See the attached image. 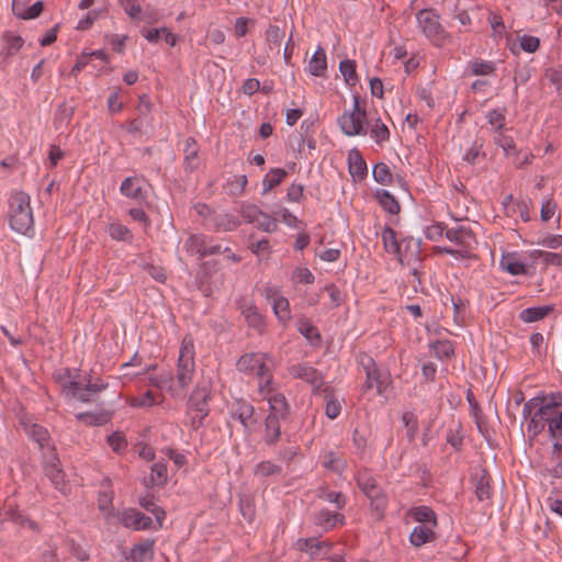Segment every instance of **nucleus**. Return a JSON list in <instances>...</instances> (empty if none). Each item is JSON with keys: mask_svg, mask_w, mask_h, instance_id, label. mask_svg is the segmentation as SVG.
Here are the masks:
<instances>
[{"mask_svg": "<svg viewBox=\"0 0 562 562\" xmlns=\"http://www.w3.org/2000/svg\"><path fill=\"white\" fill-rule=\"evenodd\" d=\"M548 425L550 438L553 440V456L562 450V395L557 394L541 400L538 411L530 418L528 430L533 435Z\"/></svg>", "mask_w": 562, "mask_h": 562, "instance_id": "obj_1", "label": "nucleus"}, {"mask_svg": "<svg viewBox=\"0 0 562 562\" xmlns=\"http://www.w3.org/2000/svg\"><path fill=\"white\" fill-rule=\"evenodd\" d=\"M237 370L258 378V393L267 396L272 392V367L273 362L268 355L252 352L241 356L237 363Z\"/></svg>", "mask_w": 562, "mask_h": 562, "instance_id": "obj_2", "label": "nucleus"}, {"mask_svg": "<svg viewBox=\"0 0 562 562\" xmlns=\"http://www.w3.org/2000/svg\"><path fill=\"white\" fill-rule=\"evenodd\" d=\"M194 344L190 336L182 339L177 366L176 379L169 386L172 396H184L195 373Z\"/></svg>", "mask_w": 562, "mask_h": 562, "instance_id": "obj_3", "label": "nucleus"}, {"mask_svg": "<svg viewBox=\"0 0 562 562\" xmlns=\"http://www.w3.org/2000/svg\"><path fill=\"white\" fill-rule=\"evenodd\" d=\"M30 202V195L22 191H15L9 198V225L13 231L23 235L33 229V212Z\"/></svg>", "mask_w": 562, "mask_h": 562, "instance_id": "obj_4", "label": "nucleus"}, {"mask_svg": "<svg viewBox=\"0 0 562 562\" xmlns=\"http://www.w3.org/2000/svg\"><path fill=\"white\" fill-rule=\"evenodd\" d=\"M352 106L346 109L337 119L340 131L348 137L362 136L367 131V112L361 104L359 95H355Z\"/></svg>", "mask_w": 562, "mask_h": 562, "instance_id": "obj_5", "label": "nucleus"}, {"mask_svg": "<svg viewBox=\"0 0 562 562\" xmlns=\"http://www.w3.org/2000/svg\"><path fill=\"white\" fill-rule=\"evenodd\" d=\"M419 31L430 43L441 47L451 42V35L441 25L439 15L431 9H423L416 13Z\"/></svg>", "mask_w": 562, "mask_h": 562, "instance_id": "obj_6", "label": "nucleus"}, {"mask_svg": "<svg viewBox=\"0 0 562 562\" xmlns=\"http://www.w3.org/2000/svg\"><path fill=\"white\" fill-rule=\"evenodd\" d=\"M58 379L60 381L63 391L81 402L91 401L92 396L105 387L102 383L83 384L82 381L78 380L77 376H72L68 369L58 372Z\"/></svg>", "mask_w": 562, "mask_h": 562, "instance_id": "obj_7", "label": "nucleus"}, {"mask_svg": "<svg viewBox=\"0 0 562 562\" xmlns=\"http://www.w3.org/2000/svg\"><path fill=\"white\" fill-rule=\"evenodd\" d=\"M263 296L271 304L278 321L282 325H286L292 318L289 300L281 295L280 290L276 286L265 288Z\"/></svg>", "mask_w": 562, "mask_h": 562, "instance_id": "obj_8", "label": "nucleus"}, {"mask_svg": "<svg viewBox=\"0 0 562 562\" xmlns=\"http://www.w3.org/2000/svg\"><path fill=\"white\" fill-rule=\"evenodd\" d=\"M184 248L189 254L198 255L200 258L221 252V245L213 244L212 239L205 235H190L184 243Z\"/></svg>", "mask_w": 562, "mask_h": 562, "instance_id": "obj_9", "label": "nucleus"}, {"mask_svg": "<svg viewBox=\"0 0 562 562\" xmlns=\"http://www.w3.org/2000/svg\"><path fill=\"white\" fill-rule=\"evenodd\" d=\"M146 183L138 177H128L124 179L120 186V192L122 195L134 200L139 205L146 201L147 190Z\"/></svg>", "mask_w": 562, "mask_h": 562, "instance_id": "obj_10", "label": "nucleus"}, {"mask_svg": "<svg viewBox=\"0 0 562 562\" xmlns=\"http://www.w3.org/2000/svg\"><path fill=\"white\" fill-rule=\"evenodd\" d=\"M359 488L372 501L378 502V507L384 504L381 488L378 486L374 477L367 471L361 470L356 475Z\"/></svg>", "mask_w": 562, "mask_h": 562, "instance_id": "obj_11", "label": "nucleus"}, {"mask_svg": "<svg viewBox=\"0 0 562 562\" xmlns=\"http://www.w3.org/2000/svg\"><path fill=\"white\" fill-rule=\"evenodd\" d=\"M363 364L367 375L364 387L367 390L375 389L378 394H383L387 385V376L381 374L371 358H367V363Z\"/></svg>", "mask_w": 562, "mask_h": 562, "instance_id": "obj_12", "label": "nucleus"}, {"mask_svg": "<svg viewBox=\"0 0 562 562\" xmlns=\"http://www.w3.org/2000/svg\"><path fill=\"white\" fill-rule=\"evenodd\" d=\"M499 268L510 276L527 274V265L516 251L504 252L499 259Z\"/></svg>", "mask_w": 562, "mask_h": 562, "instance_id": "obj_13", "label": "nucleus"}, {"mask_svg": "<svg viewBox=\"0 0 562 562\" xmlns=\"http://www.w3.org/2000/svg\"><path fill=\"white\" fill-rule=\"evenodd\" d=\"M121 522L126 528L134 530H145L150 528L153 520L150 517L136 509H127L121 514Z\"/></svg>", "mask_w": 562, "mask_h": 562, "instance_id": "obj_14", "label": "nucleus"}, {"mask_svg": "<svg viewBox=\"0 0 562 562\" xmlns=\"http://www.w3.org/2000/svg\"><path fill=\"white\" fill-rule=\"evenodd\" d=\"M322 465L337 474H341L347 468V461L339 450L326 449L321 454Z\"/></svg>", "mask_w": 562, "mask_h": 562, "instance_id": "obj_15", "label": "nucleus"}, {"mask_svg": "<svg viewBox=\"0 0 562 562\" xmlns=\"http://www.w3.org/2000/svg\"><path fill=\"white\" fill-rule=\"evenodd\" d=\"M206 225L217 232H231L238 227L239 220L233 214L217 213L207 217Z\"/></svg>", "mask_w": 562, "mask_h": 562, "instance_id": "obj_16", "label": "nucleus"}, {"mask_svg": "<svg viewBox=\"0 0 562 562\" xmlns=\"http://www.w3.org/2000/svg\"><path fill=\"white\" fill-rule=\"evenodd\" d=\"M290 374L295 379H301L311 383L314 387H319L323 383L321 373L307 363L292 366Z\"/></svg>", "mask_w": 562, "mask_h": 562, "instance_id": "obj_17", "label": "nucleus"}, {"mask_svg": "<svg viewBox=\"0 0 562 562\" xmlns=\"http://www.w3.org/2000/svg\"><path fill=\"white\" fill-rule=\"evenodd\" d=\"M446 237L462 247L461 251L462 254H467L470 249L473 248V245L475 244V237L472 234L471 231L460 227V228H452L448 229L446 233Z\"/></svg>", "mask_w": 562, "mask_h": 562, "instance_id": "obj_18", "label": "nucleus"}, {"mask_svg": "<svg viewBox=\"0 0 562 562\" xmlns=\"http://www.w3.org/2000/svg\"><path fill=\"white\" fill-rule=\"evenodd\" d=\"M22 425L29 437L37 442L40 448L44 449L49 447L50 438L47 429L32 420H24Z\"/></svg>", "mask_w": 562, "mask_h": 562, "instance_id": "obj_19", "label": "nucleus"}, {"mask_svg": "<svg viewBox=\"0 0 562 562\" xmlns=\"http://www.w3.org/2000/svg\"><path fill=\"white\" fill-rule=\"evenodd\" d=\"M348 168L353 180H362L367 176V162L359 150L352 149L349 151Z\"/></svg>", "mask_w": 562, "mask_h": 562, "instance_id": "obj_20", "label": "nucleus"}, {"mask_svg": "<svg viewBox=\"0 0 562 562\" xmlns=\"http://www.w3.org/2000/svg\"><path fill=\"white\" fill-rule=\"evenodd\" d=\"M209 400V392L205 389H195L190 398L189 406L191 409L195 411L196 418L202 420L207 415L206 402Z\"/></svg>", "mask_w": 562, "mask_h": 562, "instance_id": "obj_21", "label": "nucleus"}, {"mask_svg": "<svg viewBox=\"0 0 562 562\" xmlns=\"http://www.w3.org/2000/svg\"><path fill=\"white\" fill-rule=\"evenodd\" d=\"M327 69V57L324 48L317 47L308 64L306 66V71L312 76L323 77Z\"/></svg>", "mask_w": 562, "mask_h": 562, "instance_id": "obj_22", "label": "nucleus"}, {"mask_svg": "<svg viewBox=\"0 0 562 562\" xmlns=\"http://www.w3.org/2000/svg\"><path fill=\"white\" fill-rule=\"evenodd\" d=\"M382 241L384 245V249L389 254H393L397 256L400 262H404L405 256L402 252V244L396 238V233L390 228L386 227L382 231Z\"/></svg>", "mask_w": 562, "mask_h": 562, "instance_id": "obj_23", "label": "nucleus"}, {"mask_svg": "<svg viewBox=\"0 0 562 562\" xmlns=\"http://www.w3.org/2000/svg\"><path fill=\"white\" fill-rule=\"evenodd\" d=\"M262 398L267 400L269 403V415L285 418L289 409L286 400L281 393L276 392L273 386L272 392L269 393L267 396H262Z\"/></svg>", "mask_w": 562, "mask_h": 562, "instance_id": "obj_24", "label": "nucleus"}, {"mask_svg": "<svg viewBox=\"0 0 562 562\" xmlns=\"http://www.w3.org/2000/svg\"><path fill=\"white\" fill-rule=\"evenodd\" d=\"M436 527H431L429 525H418L416 526L409 536V541L414 547H422L427 542H431L436 539V533L434 531Z\"/></svg>", "mask_w": 562, "mask_h": 562, "instance_id": "obj_25", "label": "nucleus"}, {"mask_svg": "<svg viewBox=\"0 0 562 562\" xmlns=\"http://www.w3.org/2000/svg\"><path fill=\"white\" fill-rule=\"evenodd\" d=\"M370 137L380 146L389 142L390 130L380 117L367 123Z\"/></svg>", "mask_w": 562, "mask_h": 562, "instance_id": "obj_26", "label": "nucleus"}, {"mask_svg": "<svg viewBox=\"0 0 562 562\" xmlns=\"http://www.w3.org/2000/svg\"><path fill=\"white\" fill-rule=\"evenodd\" d=\"M168 481L167 464L164 461H157L150 467V474L144 479L146 485L164 486Z\"/></svg>", "mask_w": 562, "mask_h": 562, "instance_id": "obj_27", "label": "nucleus"}, {"mask_svg": "<svg viewBox=\"0 0 562 562\" xmlns=\"http://www.w3.org/2000/svg\"><path fill=\"white\" fill-rule=\"evenodd\" d=\"M58 460L53 458V462L45 467V473L54 484V486L61 493L68 492V484L65 481V474L57 464Z\"/></svg>", "mask_w": 562, "mask_h": 562, "instance_id": "obj_28", "label": "nucleus"}, {"mask_svg": "<svg viewBox=\"0 0 562 562\" xmlns=\"http://www.w3.org/2000/svg\"><path fill=\"white\" fill-rule=\"evenodd\" d=\"M467 71L472 76H493L496 67L493 61L476 58L468 63Z\"/></svg>", "mask_w": 562, "mask_h": 562, "instance_id": "obj_29", "label": "nucleus"}, {"mask_svg": "<svg viewBox=\"0 0 562 562\" xmlns=\"http://www.w3.org/2000/svg\"><path fill=\"white\" fill-rule=\"evenodd\" d=\"M255 408L247 402H238L236 408L233 411V417L237 418L245 429H248L254 424Z\"/></svg>", "mask_w": 562, "mask_h": 562, "instance_id": "obj_30", "label": "nucleus"}, {"mask_svg": "<svg viewBox=\"0 0 562 562\" xmlns=\"http://www.w3.org/2000/svg\"><path fill=\"white\" fill-rule=\"evenodd\" d=\"M554 310L553 305L528 307L520 313V319L525 323H533L547 317Z\"/></svg>", "mask_w": 562, "mask_h": 562, "instance_id": "obj_31", "label": "nucleus"}, {"mask_svg": "<svg viewBox=\"0 0 562 562\" xmlns=\"http://www.w3.org/2000/svg\"><path fill=\"white\" fill-rule=\"evenodd\" d=\"M153 559V542L146 541L134 546L128 562H150Z\"/></svg>", "mask_w": 562, "mask_h": 562, "instance_id": "obj_32", "label": "nucleus"}, {"mask_svg": "<svg viewBox=\"0 0 562 562\" xmlns=\"http://www.w3.org/2000/svg\"><path fill=\"white\" fill-rule=\"evenodd\" d=\"M315 521L317 525L330 529L344 525L345 517L339 513L323 509L316 515Z\"/></svg>", "mask_w": 562, "mask_h": 562, "instance_id": "obj_33", "label": "nucleus"}, {"mask_svg": "<svg viewBox=\"0 0 562 562\" xmlns=\"http://www.w3.org/2000/svg\"><path fill=\"white\" fill-rule=\"evenodd\" d=\"M288 176V172L281 168L271 169L262 180V194H267L274 187L280 184Z\"/></svg>", "mask_w": 562, "mask_h": 562, "instance_id": "obj_34", "label": "nucleus"}, {"mask_svg": "<svg viewBox=\"0 0 562 562\" xmlns=\"http://www.w3.org/2000/svg\"><path fill=\"white\" fill-rule=\"evenodd\" d=\"M411 516L420 525L437 527V519L434 510L427 506H418L411 509Z\"/></svg>", "mask_w": 562, "mask_h": 562, "instance_id": "obj_35", "label": "nucleus"}, {"mask_svg": "<svg viewBox=\"0 0 562 562\" xmlns=\"http://www.w3.org/2000/svg\"><path fill=\"white\" fill-rule=\"evenodd\" d=\"M280 419L282 417L268 415L265 422L266 435L265 440L268 443H274L280 437Z\"/></svg>", "mask_w": 562, "mask_h": 562, "instance_id": "obj_36", "label": "nucleus"}, {"mask_svg": "<svg viewBox=\"0 0 562 562\" xmlns=\"http://www.w3.org/2000/svg\"><path fill=\"white\" fill-rule=\"evenodd\" d=\"M160 395L153 391H146L145 393L132 396L128 398V404L133 407H150L160 402Z\"/></svg>", "mask_w": 562, "mask_h": 562, "instance_id": "obj_37", "label": "nucleus"}, {"mask_svg": "<svg viewBox=\"0 0 562 562\" xmlns=\"http://www.w3.org/2000/svg\"><path fill=\"white\" fill-rule=\"evenodd\" d=\"M299 550L308 552L312 557H319L323 549H328L329 544L317 539H303L296 542Z\"/></svg>", "mask_w": 562, "mask_h": 562, "instance_id": "obj_38", "label": "nucleus"}, {"mask_svg": "<svg viewBox=\"0 0 562 562\" xmlns=\"http://www.w3.org/2000/svg\"><path fill=\"white\" fill-rule=\"evenodd\" d=\"M431 352L440 360L450 359L454 355V348L449 340H437L430 345Z\"/></svg>", "mask_w": 562, "mask_h": 562, "instance_id": "obj_39", "label": "nucleus"}, {"mask_svg": "<svg viewBox=\"0 0 562 562\" xmlns=\"http://www.w3.org/2000/svg\"><path fill=\"white\" fill-rule=\"evenodd\" d=\"M108 233L111 236V238L120 241H132L133 234L131 229L117 222L111 223L108 227Z\"/></svg>", "mask_w": 562, "mask_h": 562, "instance_id": "obj_40", "label": "nucleus"}, {"mask_svg": "<svg viewBox=\"0 0 562 562\" xmlns=\"http://www.w3.org/2000/svg\"><path fill=\"white\" fill-rule=\"evenodd\" d=\"M5 517L22 527H27L32 530L36 529V524L26 518L19 509L13 508L11 503L7 504Z\"/></svg>", "mask_w": 562, "mask_h": 562, "instance_id": "obj_41", "label": "nucleus"}, {"mask_svg": "<svg viewBox=\"0 0 562 562\" xmlns=\"http://www.w3.org/2000/svg\"><path fill=\"white\" fill-rule=\"evenodd\" d=\"M3 40L5 44L2 54H4L7 57L15 55L23 46V38L9 32L3 35Z\"/></svg>", "mask_w": 562, "mask_h": 562, "instance_id": "obj_42", "label": "nucleus"}, {"mask_svg": "<svg viewBox=\"0 0 562 562\" xmlns=\"http://www.w3.org/2000/svg\"><path fill=\"white\" fill-rule=\"evenodd\" d=\"M376 198L381 206L390 214H397L400 212V204L395 198L386 190L376 192Z\"/></svg>", "mask_w": 562, "mask_h": 562, "instance_id": "obj_43", "label": "nucleus"}, {"mask_svg": "<svg viewBox=\"0 0 562 562\" xmlns=\"http://www.w3.org/2000/svg\"><path fill=\"white\" fill-rule=\"evenodd\" d=\"M43 11V2L37 1L33 5H31L27 10H20L16 4V0L13 1V12L16 16L23 20H30L37 18Z\"/></svg>", "mask_w": 562, "mask_h": 562, "instance_id": "obj_44", "label": "nucleus"}, {"mask_svg": "<svg viewBox=\"0 0 562 562\" xmlns=\"http://www.w3.org/2000/svg\"><path fill=\"white\" fill-rule=\"evenodd\" d=\"M530 256L532 258L542 259V262L547 266H562V252H550L536 249L530 254Z\"/></svg>", "mask_w": 562, "mask_h": 562, "instance_id": "obj_45", "label": "nucleus"}, {"mask_svg": "<svg viewBox=\"0 0 562 562\" xmlns=\"http://www.w3.org/2000/svg\"><path fill=\"white\" fill-rule=\"evenodd\" d=\"M241 314L244 315L246 322L249 326L254 328H261L262 326V316L258 312V308L254 305H245L243 306Z\"/></svg>", "mask_w": 562, "mask_h": 562, "instance_id": "obj_46", "label": "nucleus"}, {"mask_svg": "<svg viewBox=\"0 0 562 562\" xmlns=\"http://www.w3.org/2000/svg\"><path fill=\"white\" fill-rule=\"evenodd\" d=\"M373 178L376 182L387 186L392 182V173L384 162H379L373 167Z\"/></svg>", "mask_w": 562, "mask_h": 562, "instance_id": "obj_47", "label": "nucleus"}, {"mask_svg": "<svg viewBox=\"0 0 562 562\" xmlns=\"http://www.w3.org/2000/svg\"><path fill=\"white\" fill-rule=\"evenodd\" d=\"M297 330L308 340L315 341L319 339L317 328L308 321L301 318L297 322Z\"/></svg>", "mask_w": 562, "mask_h": 562, "instance_id": "obj_48", "label": "nucleus"}, {"mask_svg": "<svg viewBox=\"0 0 562 562\" xmlns=\"http://www.w3.org/2000/svg\"><path fill=\"white\" fill-rule=\"evenodd\" d=\"M493 139L496 145L503 148L506 156L514 153L515 142L513 137L505 135L503 131L496 132Z\"/></svg>", "mask_w": 562, "mask_h": 562, "instance_id": "obj_49", "label": "nucleus"}, {"mask_svg": "<svg viewBox=\"0 0 562 562\" xmlns=\"http://www.w3.org/2000/svg\"><path fill=\"white\" fill-rule=\"evenodd\" d=\"M546 78L554 87L558 97L562 100V68H549Z\"/></svg>", "mask_w": 562, "mask_h": 562, "instance_id": "obj_50", "label": "nucleus"}, {"mask_svg": "<svg viewBox=\"0 0 562 562\" xmlns=\"http://www.w3.org/2000/svg\"><path fill=\"white\" fill-rule=\"evenodd\" d=\"M486 117H487L490 125L495 131V133L503 131V128L505 127L506 119H505V113L503 110H498V109L491 110L487 113Z\"/></svg>", "mask_w": 562, "mask_h": 562, "instance_id": "obj_51", "label": "nucleus"}, {"mask_svg": "<svg viewBox=\"0 0 562 562\" xmlns=\"http://www.w3.org/2000/svg\"><path fill=\"white\" fill-rule=\"evenodd\" d=\"M402 422L404 423L406 428V437L411 441L414 440L418 430L417 418L415 414L411 412L404 413L402 416Z\"/></svg>", "mask_w": 562, "mask_h": 562, "instance_id": "obj_52", "label": "nucleus"}, {"mask_svg": "<svg viewBox=\"0 0 562 562\" xmlns=\"http://www.w3.org/2000/svg\"><path fill=\"white\" fill-rule=\"evenodd\" d=\"M339 70L348 83H355L357 80L356 63L350 59H345L339 64Z\"/></svg>", "mask_w": 562, "mask_h": 562, "instance_id": "obj_53", "label": "nucleus"}, {"mask_svg": "<svg viewBox=\"0 0 562 562\" xmlns=\"http://www.w3.org/2000/svg\"><path fill=\"white\" fill-rule=\"evenodd\" d=\"M184 154H186L187 166L190 169L195 168L196 160H198V148H196V144L193 139H187Z\"/></svg>", "mask_w": 562, "mask_h": 562, "instance_id": "obj_54", "label": "nucleus"}, {"mask_svg": "<svg viewBox=\"0 0 562 562\" xmlns=\"http://www.w3.org/2000/svg\"><path fill=\"white\" fill-rule=\"evenodd\" d=\"M557 204L552 198H543L540 210V217L543 222H548L555 214Z\"/></svg>", "mask_w": 562, "mask_h": 562, "instance_id": "obj_55", "label": "nucleus"}, {"mask_svg": "<svg viewBox=\"0 0 562 562\" xmlns=\"http://www.w3.org/2000/svg\"><path fill=\"white\" fill-rule=\"evenodd\" d=\"M292 279L297 283L311 284L315 278L312 271L305 267H299L293 271Z\"/></svg>", "mask_w": 562, "mask_h": 562, "instance_id": "obj_56", "label": "nucleus"}, {"mask_svg": "<svg viewBox=\"0 0 562 562\" xmlns=\"http://www.w3.org/2000/svg\"><path fill=\"white\" fill-rule=\"evenodd\" d=\"M255 224L258 228L267 233L276 232L278 228L277 220L270 217L263 212L261 213L260 218L255 222Z\"/></svg>", "mask_w": 562, "mask_h": 562, "instance_id": "obj_57", "label": "nucleus"}, {"mask_svg": "<svg viewBox=\"0 0 562 562\" xmlns=\"http://www.w3.org/2000/svg\"><path fill=\"white\" fill-rule=\"evenodd\" d=\"M520 48L527 53H535L540 45V41L536 36L522 35L518 37Z\"/></svg>", "mask_w": 562, "mask_h": 562, "instance_id": "obj_58", "label": "nucleus"}, {"mask_svg": "<svg viewBox=\"0 0 562 562\" xmlns=\"http://www.w3.org/2000/svg\"><path fill=\"white\" fill-rule=\"evenodd\" d=\"M262 211L255 204H246L241 206V215L248 223H255L260 218Z\"/></svg>", "mask_w": 562, "mask_h": 562, "instance_id": "obj_59", "label": "nucleus"}, {"mask_svg": "<svg viewBox=\"0 0 562 562\" xmlns=\"http://www.w3.org/2000/svg\"><path fill=\"white\" fill-rule=\"evenodd\" d=\"M108 443L115 452H122L126 446V439L123 434L121 432H114L111 436L108 437Z\"/></svg>", "mask_w": 562, "mask_h": 562, "instance_id": "obj_60", "label": "nucleus"}, {"mask_svg": "<svg viewBox=\"0 0 562 562\" xmlns=\"http://www.w3.org/2000/svg\"><path fill=\"white\" fill-rule=\"evenodd\" d=\"M140 506L144 507L146 510L153 513L159 524V526H161V522L165 518V512L162 509H160L159 507H157L153 501L148 497H144L140 499L139 502Z\"/></svg>", "mask_w": 562, "mask_h": 562, "instance_id": "obj_61", "label": "nucleus"}, {"mask_svg": "<svg viewBox=\"0 0 562 562\" xmlns=\"http://www.w3.org/2000/svg\"><path fill=\"white\" fill-rule=\"evenodd\" d=\"M279 471V468L270 461H262L255 468V474L259 476H269Z\"/></svg>", "mask_w": 562, "mask_h": 562, "instance_id": "obj_62", "label": "nucleus"}, {"mask_svg": "<svg viewBox=\"0 0 562 562\" xmlns=\"http://www.w3.org/2000/svg\"><path fill=\"white\" fill-rule=\"evenodd\" d=\"M101 13V10L89 11L82 19L79 20L77 29L86 31L97 21Z\"/></svg>", "mask_w": 562, "mask_h": 562, "instance_id": "obj_63", "label": "nucleus"}, {"mask_svg": "<svg viewBox=\"0 0 562 562\" xmlns=\"http://www.w3.org/2000/svg\"><path fill=\"white\" fill-rule=\"evenodd\" d=\"M122 7L132 19L136 21L138 20L142 13V8L136 0H123Z\"/></svg>", "mask_w": 562, "mask_h": 562, "instance_id": "obj_64", "label": "nucleus"}]
</instances>
